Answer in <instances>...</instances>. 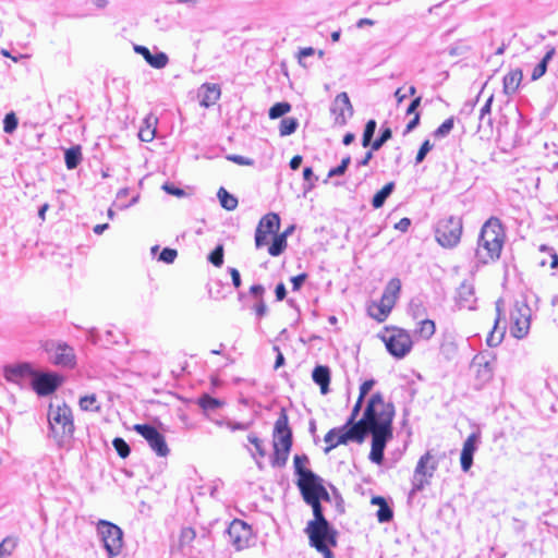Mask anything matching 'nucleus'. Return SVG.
Here are the masks:
<instances>
[{"label":"nucleus","mask_w":558,"mask_h":558,"mask_svg":"<svg viewBox=\"0 0 558 558\" xmlns=\"http://www.w3.org/2000/svg\"><path fill=\"white\" fill-rule=\"evenodd\" d=\"M395 416V407L390 402H385L383 393L377 391L371 396L362 417L357 425L345 436L353 438L354 442L362 444L368 435L365 429L392 428Z\"/></svg>","instance_id":"nucleus-1"},{"label":"nucleus","mask_w":558,"mask_h":558,"mask_svg":"<svg viewBox=\"0 0 558 558\" xmlns=\"http://www.w3.org/2000/svg\"><path fill=\"white\" fill-rule=\"evenodd\" d=\"M505 239L501 221L490 217L482 227L477 241L475 257L481 264H488L499 258Z\"/></svg>","instance_id":"nucleus-2"},{"label":"nucleus","mask_w":558,"mask_h":558,"mask_svg":"<svg viewBox=\"0 0 558 558\" xmlns=\"http://www.w3.org/2000/svg\"><path fill=\"white\" fill-rule=\"evenodd\" d=\"M48 423L50 434L58 440L71 438L74 433L72 410L65 403L54 407L49 405Z\"/></svg>","instance_id":"nucleus-3"},{"label":"nucleus","mask_w":558,"mask_h":558,"mask_svg":"<svg viewBox=\"0 0 558 558\" xmlns=\"http://www.w3.org/2000/svg\"><path fill=\"white\" fill-rule=\"evenodd\" d=\"M462 218L449 216L437 222L435 230L436 241L446 248H452L460 242L462 235Z\"/></svg>","instance_id":"nucleus-4"},{"label":"nucleus","mask_w":558,"mask_h":558,"mask_svg":"<svg viewBox=\"0 0 558 558\" xmlns=\"http://www.w3.org/2000/svg\"><path fill=\"white\" fill-rule=\"evenodd\" d=\"M532 311L524 296L514 301L510 312V332L517 339H523L530 330Z\"/></svg>","instance_id":"nucleus-5"},{"label":"nucleus","mask_w":558,"mask_h":558,"mask_svg":"<svg viewBox=\"0 0 558 558\" xmlns=\"http://www.w3.org/2000/svg\"><path fill=\"white\" fill-rule=\"evenodd\" d=\"M97 532L109 558L118 556L123 547L122 530L109 521L99 520L97 523Z\"/></svg>","instance_id":"nucleus-6"},{"label":"nucleus","mask_w":558,"mask_h":558,"mask_svg":"<svg viewBox=\"0 0 558 558\" xmlns=\"http://www.w3.org/2000/svg\"><path fill=\"white\" fill-rule=\"evenodd\" d=\"M49 360L56 366L73 368L76 365L74 349L63 341L47 340L43 345Z\"/></svg>","instance_id":"nucleus-7"},{"label":"nucleus","mask_w":558,"mask_h":558,"mask_svg":"<svg viewBox=\"0 0 558 558\" xmlns=\"http://www.w3.org/2000/svg\"><path fill=\"white\" fill-rule=\"evenodd\" d=\"M305 533L308 535L310 545L316 550H322L325 546H337V531L329 522L307 523Z\"/></svg>","instance_id":"nucleus-8"},{"label":"nucleus","mask_w":558,"mask_h":558,"mask_svg":"<svg viewBox=\"0 0 558 558\" xmlns=\"http://www.w3.org/2000/svg\"><path fill=\"white\" fill-rule=\"evenodd\" d=\"M381 340L387 351L396 359L407 356L413 347L411 335L402 328H392L388 335L381 336Z\"/></svg>","instance_id":"nucleus-9"},{"label":"nucleus","mask_w":558,"mask_h":558,"mask_svg":"<svg viewBox=\"0 0 558 558\" xmlns=\"http://www.w3.org/2000/svg\"><path fill=\"white\" fill-rule=\"evenodd\" d=\"M436 469L437 462L434 460L430 452L427 451L418 459L415 466L412 477L411 496L423 490L424 487L429 484V480L433 477Z\"/></svg>","instance_id":"nucleus-10"},{"label":"nucleus","mask_w":558,"mask_h":558,"mask_svg":"<svg viewBox=\"0 0 558 558\" xmlns=\"http://www.w3.org/2000/svg\"><path fill=\"white\" fill-rule=\"evenodd\" d=\"M138 435H141L149 445L150 449L158 457H167L170 449L167 445L165 436L150 424H135L133 426Z\"/></svg>","instance_id":"nucleus-11"},{"label":"nucleus","mask_w":558,"mask_h":558,"mask_svg":"<svg viewBox=\"0 0 558 558\" xmlns=\"http://www.w3.org/2000/svg\"><path fill=\"white\" fill-rule=\"evenodd\" d=\"M227 542L236 550L250 546L253 539L252 527L240 519H234L226 530Z\"/></svg>","instance_id":"nucleus-12"},{"label":"nucleus","mask_w":558,"mask_h":558,"mask_svg":"<svg viewBox=\"0 0 558 558\" xmlns=\"http://www.w3.org/2000/svg\"><path fill=\"white\" fill-rule=\"evenodd\" d=\"M274 447L291 449L293 444L292 429L289 426V418L284 408L280 409L279 415L275 422Z\"/></svg>","instance_id":"nucleus-13"},{"label":"nucleus","mask_w":558,"mask_h":558,"mask_svg":"<svg viewBox=\"0 0 558 558\" xmlns=\"http://www.w3.org/2000/svg\"><path fill=\"white\" fill-rule=\"evenodd\" d=\"M62 384V377L56 373L35 372L32 380V388L38 396H49L53 393Z\"/></svg>","instance_id":"nucleus-14"},{"label":"nucleus","mask_w":558,"mask_h":558,"mask_svg":"<svg viewBox=\"0 0 558 558\" xmlns=\"http://www.w3.org/2000/svg\"><path fill=\"white\" fill-rule=\"evenodd\" d=\"M296 486L304 502H311L317 500V496L324 486V480L313 472L299 477Z\"/></svg>","instance_id":"nucleus-15"},{"label":"nucleus","mask_w":558,"mask_h":558,"mask_svg":"<svg viewBox=\"0 0 558 558\" xmlns=\"http://www.w3.org/2000/svg\"><path fill=\"white\" fill-rule=\"evenodd\" d=\"M330 112L335 118V124L343 126L347 124L348 119L353 116V106L350 101L349 95L342 92L336 96L330 106Z\"/></svg>","instance_id":"nucleus-16"},{"label":"nucleus","mask_w":558,"mask_h":558,"mask_svg":"<svg viewBox=\"0 0 558 558\" xmlns=\"http://www.w3.org/2000/svg\"><path fill=\"white\" fill-rule=\"evenodd\" d=\"M471 368L475 373L476 389H481L493 379L494 368L492 362L484 354H477L473 357Z\"/></svg>","instance_id":"nucleus-17"},{"label":"nucleus","mask_w":558,"mask_h":558,"mask_svg":"<svg viewBox=\"0 0 558 558\" xmlns=\"http://www.w3.org/2000/svg\"><path fill=\"white\" fill-rule=\"evenodd\" d=\"M33 365L28 362L5 365L3 368L4 378L12 384H22V380L32 378L35 375Z\"/></svg>","instance_id":"nucleus-18"},{"label":"nucleus","mask_w":558,"mask_h":558,"mask_svg":"<svg viewBox=\"0 0 558 558\" xmlns=\"http://www.w3.org/2000/svg\"><path fill=\"white\" fill-rule=\"evenodd\" d=\"M481 441V433L474 432L468 436L463 442V447L460 456L461 469L463 472H468L473 465V457L477 450Z\"/></svg>","instance_id":"nucleus-19"},{"label":"nucleus","mask_w":558,"mask_h":558,"mask_svg":"<svg viewBox=\"0 0 558 558\" xmlns=\"http://www.w3.org/2000/svg\"><path fill=\"white\" fill-rule=\"evenodd\" d=\"M135 51L143 56L145 61L155 69H163L168 62V56L162 51L151 53L150 50L145 46H135Z\"/></svg>","instance_id":"nucleus-20"},{"label":"nucleus","mask_w":558,"mask_h":558,"mask_svg":"<svg viewBox=\"0 0 558 558\" xmlns=\"http://www.w3.org/2000/svg\"><path fill=\"white\" fill-rule=\"evenodd\" d=\"M364 400L362 398H357L352 412L350 416L348 417L347 422L342 425V429H345L344 433H341L338 437L337 444H348L349 441H353V438H347L345 436L354 428V426L357 425L356 417L360 414V411L362 410Z\"/></svg>","instance_id":"nucleus-21"},{"label":"nucleus","mask_w":558,"mask_h":558,"mask_svg":"<svg viewBox=\"0 0 558 558\" xmlns=\"http://www.w3.org/2000/svg\"><path fill=\"white\" fill-rule=\"evenodd\" d=\"M475 290L470 283L463 282L458 289L457 303L460 308L474 310L475 308Z\"/></svg>","instance_id":"nucleus-22"},{"label":"nucleus","mask_w":558,"mask_h":558,"mask_svg":"<svg viewBox=\"0 0 558 558\" xmlns=\"http://www.w3.org/2000/svg\"><path fill=\"white\" fill-rule=\"evenodd\" d=\"M502 304H504V301L501 299H498L496 301L497 317L495 319V325H494L493 330L489 332V335L486 338V343L490 348H495V347L499 345L505 336V329H506L505 327L500 331H498V325H499V322H500L501 315H502Z\"/></svg>","instance_id":"nucleus-23"},{"label":"nucleus","mask_w":558,"mask_h":558,"mask_svg":"<svg viewBox=\"0 0 558 558\" xmlns=\"http://www.w3.org/2000/svg\"><path fill=\"white\" fill-rule=\"evenodd\" d=\"M221 89L217 84L205 83L199 89L201 106L208 108L220 98Z\"/></svg>","instance_id":"nucleus-24"},{"label":"nucleus","mask_w":558,"mask_h":558,"mask_svg":"<svg viewBox=\"0 0 558 558\" xmlns=\"http://www.w3.org/2000/svg\"><path fill=\"white\" fill-rule=\"evenodd\" d=\"M158 118L153 113H149L143 122V125L140 128L138 137L142 142L149 143L156 136Z\"/></svg>","instance_id":"nucleus-25"},{"label":"nucleus","mask_w":558,"mask_h":558,"mask_svg":"<svg viewBox=\"0 0 558 558\" xmlns=\"http://www.w3.org/2000/svg\"><path fill=\"white\" fill-rule=\"evenodd\" d=\"M313 381L319 386L323 395L328 393L330 384V369L326 365H317L312 373Z\"/></svg>","instance_id":"nucleus-26"},{"label":"nucleus","mask_w":558,"mask_h":558,"mask_svg":"<svg viewBox=\"0 0 558 558\" xmlns=\"http://www.w3.org/2000/svg\"><path fill=\"white\" fill-rule=\"evenodd\" d=\"M371 504L379 507L376 513L379 523H388L393 519V510L384 497L374 496Z\"/></svg>","instance_id":"nucleus-27"},{"label":"nucleus","mask_w":558,"mask_h":558,"mask_svg":"<svg viewBox=\"0 0 558 558\" xmlns=\"http://www.w3.org/2000/svg\"><path fill=\"white\" fill-rule=\"evenodd\" d=\"M522 78L523 73L521 69L512 70L506 74L504 77V93L508 96L515 94Z\"/></svg>","instance_id":"nucleus-28"},{"label":"nucleus","mask_w":558,"mask_h":558,"mask_svg":"<svg viewBox=\"0 0 558 558\" xmlns=\"http://www.w3.org/2000/svg\"><path fill=\"white\" fill-rule=\"evenodd\" d=\"M372 435V447L385 449L387 442L392 438V428L367 429Z\"/></svg>","instance_id":"nucleus-29"},{"label":"nucleus","mask_w":558,"mask_h":558,"mask_svg":"<svg viewBox=\"0 0 558 558\" xmlns=\"http://www.w3.org/2000/svg\"><path fill=\"white\" fill-rule=\"evenodd\" d=\"M257 228H262V230H264L268 234H276L280 228L279 215L276 213H269V214L265 215L260 219Z\"/></svg>","instance_id":"nucleus-30"},{"label":"nucleus","mask_w":558,"mask_h":558,"mask_svg":"<svg viewBox=\"0 0 558 558\" xmlns=\"http://www.w3.org/2000/svg\"><path fill=\"white\" fill-rule=\"evenodd\" d=\"M436 331L435 322L432 319H421L414 330V335L423 340H429Z\"/></svg>","instance_id":"nucleus-31"},{"label":"nucleus","mask_w":558,"mask_h":558,"mask_svg":"<svg viewBox=\"0 0 558 558\" xmlns=\"http://www.w3.org/2000/svg\"><path fill=\"white\" fill-rule=\"evenodd\" d=\"M82 148L80 145L72 146L64 151V162L69 170H74L82 162Z\"/></svg>","instance_id":"nucleus-32"},{"label":"nucleus","mask_w":558,"mask_h":558,"mask_svg":"<svg viewBox=\"0 0 558 558\" xmlns=\"http://www.w3.org/2000/svg\"><path fill=\"white\" fill-rule=\"evenodd\" d=\"M197 405L205 412L215 411L223 407L225 402L220 399L214 398L208 393H203L196 401Z\"/></svg>","instance_id":"nucleus-33"},{"label":"nucleus","mask_w":558,"mask_h":558,"mask_svg":"<svg viewBox=\"0 0 558 558\" xmlns=\"http://www.w3.org/2000/svg\"><path fill=\"white\" fill-rule=\"evenodd\" d=\"M395 182H389L383 186L381 190H379L372 199V206L375 209H378L384 206L386 199L392 194L395 191Z\"/></svg>","instance_id":"nucleus-34"},{"label":"nucleus","mask_w":558,"mask_h":558,"mask_svg":"<svg viewBox=\"0 0 558 558\" xmlns=\"http://www.w3.org/2000/svg\"><path fill=\"white\" fill-rule=\"evenodd\" d=\"M217 196L221 207L226 210H234L238 207V198L230 194L225 187L219 189Z\"/></svg>","instance_id":"nucleus-35"},{"label":"nucleus","mask_w":558,"mask_h":558,"mask_svg":"<svg viewBox=\"0 0 558 558\" xmlns=\"http://www.w3.org/2000/svg\"><path fill=\"white\" fill-rule=\"evenodd\" d=\"M310 463V459L306 454H295L293 458L294 474L299 477L313 473L312 470L307 469L306 465Z\"/></svg>","instance_id":"nucleus-36"},{"label":"nucleus","mask_w":558,"mask_h":558,"mask_svg":"<svg viewBox=\"0 0 558 558\" xmlns=\"http://www.w3.org/2000/svg\"><path fill=\"white\" fill-rule=\"evenodd\" d=\"M368 315L377 320L378 323H383L387 319L390 311L383 306L379 302H372V304L367 308Z\"/></svg>","instance_id":"nucleus-37"},{"label":"nucleus","mask_w":558,"mask_h":558,"mask_svg":"<svg viewBox=\"0 0 558 558\" xmlns=\"http://www.w3.org/2000/svg\"><path fill=\"white\" fill-rule=\"evenodd\" d=\"M287 248V233L276 234L270 246L268 247V253L271 256H279Z\"/></svg>","instance_id":"nucleus-38"},{"label":"nucleus","mask_w":558,"mask_h":558,"mask_svg":"<svg viewBox=\"0 0 558 558\" xmlns=\"http://www.w3.org/2000/svg\"><path fill=\"white\" fill-rule=\"evenodd\" d=\"M291 449L278 448L275 446L270 463L274 468H283L289 459Z\"/></svg>","instance_id":"nucleus-39"},{"label":"nucleus","mask_w":558,"mask_h":558,"mask_svg":"<svg viewBox=\"0 0 558 558\" xmlns=\"http://www.w3.org/2000/svg\"><path fill=\"white\" fill-rule=\"evenodd\" d=\"M538 250H539V252L546 253L548 255V260L542 259L539 262L541 266H545V265L549 264L551 269L558 268V254L556 253L554 247L548 246L546 244H541Z\"/></svg>","instance_id":"nucleus-40"},{"label":"nucleus","mask_w":558,"mask_h":558,"mask_svg":"<svg viewBox=\"0 0 558 558\" xmlns=\"http://www.w3.org/2000/svg\"><path fill=\"white\" fill-rule=\"evenodd\" d=\"M299 126V121L296 118L288 117L283 118L279 124V134L280 136H288L293 134Z\"/></svg>","instance_id":"nucleus-41"},{"label":"nucleus","mask_w":558,"mask_h":558,"mask_svg":"<svg viewBox=\"0 0 558 558\" xmlns=\"http://www.w3.org/2000/svg\"><path fill=\"white\" fill-rule=\"evenodd\" d=\"M345 429H342V426L331 428L324 437V440L328 446L325 448V453H328L336 447H338L340 444H337L338 437L341 433H344Z\"/></svg>","instance_id":"nucleus-42"},{"label":"nucleus","mask_w":558,"mask_h":558,"mask_svg":"<svg viewBox=\"0 0 558 558\" xmlns=\"http://www.w3.org/2000/svg\"><path fill=\"white\" fill-rule=\"evenodd\" d=\"M391 137H392L391 129L389 126H386L385 124L381 125L379 136L375 141H372V143L369 145L372 150H379L384 146V144L387 141H389Z\"/></svg>","instance_id":"nucleus-43"},{"label":"nucleus","mask_w":558,"mask_h":558,"mask_svg":"<svg viewBox=\"0 0 558 558\" xmlns=\"http://www.w3.org/2000/svg\"><path fill=\"white\" fill-rule=\"evenodd\" d=\"M291 105L287 101L276 102L270 107L268 116L270 119H278L290 112Z\"/></svg>","instance_id":"nucleus-44"},{"label":"nucleus","mask_w":558,"mask_h":558,"mask_svg":"<svg viewBox=\"0 0 558 558\" xmlns=\"http://www.w3.org/2000/svg\"><path fill=\"white\" fill-rule=\"evenodd\" d=\"M377 123L375 120L371 119L366 122L363 136H362V146L368 147L373 141L374 134L376 132Z\"/></svg>","instance_id":"nucleus-45"},{"label":"nucleus","mask_w":558,"mask_h":558,"mask_svg":"<svg viewBox=\"0 0 558 558\" xmlns=\"http://www.w3.org/2000/svg\"><path fill=\"white\" fill-rule=\"evenodd\" d=\"M78 404L83 411L98 412L100 410V405L97 404V398L94 393L82 397Z\"/></svg>","instance_id":"nucleus-46"},{"label":"nucleus","mask_w":558,"mask_h":558,"mask_svg":"<svg viewBox=\"0 0 558 558\" xmlns=\"http://www.w3.org/2000/svg\"><path fill=\"white\" fill-rule=\"evenodd\" d=\"M306 505L312 507L314 519L311 520L308 523H324L328 522V520L324 515L323 506L319 501L314 500L311 502H305Z\"/></svg>","instance_id":"nucleus-47"},{"label":"nucleus","mask_w":558,"mask_h":558,"mask_svg":"<svg viewBox=\"0 0 558 558\" xmlns=\"http://www.w3.org/2000/svg\"><path fill=\"white\" fill-rule=\"evenodd\" d=\"M112 446L116 449L118 456L122 459L128 458L131 453L129 444L121 437H116L112 440Z\"/></svg>","instance_id":"nucleus-48"},{"label":"nucleus","mask_w":558,"mask_h":558,"mask_svg":"<svg viewBox=\"0 0 558 558\" xmlns=\"http://www.w3.org/2000/svg\"><path fill=\"white\" fill-rule=\"evenodd\" d=\"M454 119L450 117L446 119L433 133V135L437 138L446 137L453 129Z\"/></svg>","instance_id":"nucleus-49"},{"label":"nucleus","mask_w":558,"mask_h":558,"mask_svg":"<svg viewBox=\"0 0 558 558\" xmlns=\"http://www.w3.org/2000/svg\"><path fill=\"white\" fill-rule=\"evenodd\" d=\"M17 125H19V120H17L15 113L13 111L7 113L3 119L4 133H7V134L14 133V131L17 129Z\"/></svg>","instance_id":"nucleus-50"},{"label":"nucleus","mask_w":558,"mask_h":558,"mask_svg":"<svg viewBox=\"0 0 558 558\" xmlns=\"http://www.w3.org/2000/svg\"><path fill=\"white\" fill-rule=\"evenodd\" d=\"M208 262L216 267H221L223 264V245L218 244L208 255Z\"/></svg>","instance_id":"nucleus-51"},{"label":"nucleus","mask_w":558,"mask_h":558,"mask_svg":"<svg viewBox=\"0 0 558 558\" xmlns=\"http://www.w3.org/2000/svg\"><path fill=\"white\" fill-rule=\"evenodd\" d=\"M401 290V281L398 278H392L388 281L383 294H388L391 298L398 299V294Z\"/></svg>","instance_id":"nucleus-52"},{"label":"nucleus","mask_w":558,"mask_h":558,"mask_svg":"<svg viewBox=\"0 0 558 558\" xmlns=\"http://www.w3.org/2000/svg\"><path fill=\"white\" fill-rule=\"evenodd\" d=\"M493 101H494V95H490L487 98V100L485 101L484 106L481 108V111H480V125H478V128H481V125L484 122L486 116H490ZM492 123H493L492 118L488 117L487 124L492 125Z\"/></svg>","instance_id":"nucleus-53"},{"label":"nucleus","mask_w":558,"mask_h":558,"mask_svg":"<svg viewBox=\"0 0 558 558\" xmlns=\"http://www.w3.org/2000/svg\"><path fill=\"white\" fill-rule=\"evenodd\" d=\"M351 162V157L348 155L345 156L344 158H342L341 162L339 166L335 167V168H331L329 171H328V178H333V177H339V175H342L345 173L349 165Z\"/></svg>","instance_id":"nucleus-54"},{"label":"nucleus","mask_w":558,"mask_h":558,"mask_svg":"<svg viewBox=\"0 0 558 558\" xmlns=\"http://www.w3.org/2000/svg\"><path fill=\"white\" fill-rule=\"evenodd\" d=\"M16 547V542L12 537H5L0 543V558L9 557Z\"/></svg>","instance_id":"nucleus-55"},{"label":"nucleus","mask_w":558,"mask_h":558,"mask_svg":"<svg viewBox=\"0 0 558 558\" xmlns=\"http://www.w3.org/2000/svg\"><path fill=\"white\" fill-rule=\"evenodd\" d=\"M196 532L193 527H183L180 533V545L182 547L191 545V543L195 539Z\"/></svg>","instance_id":"nucleus-56"},{"label":"nucleus","mask_w":558,"mask_h":558,"mask_svg":"<svg viewBox=\"0 0 558 558\" xmlns=\"http://www.w3.org/2000/svg\"><path fill=\"white\" fill-rule=\"evenodd\" d=\"M303 180L305 181L304 189L310 191L315 186V182L318 180V178L314 174L311 167H305L303 169Z\"/></svg>","instance_id":"nucleus-57"},{"label":"nucleus","mask_w":558,"mask_h":558,"mask_svg":"<svg viewBox=\"0 0 558 558\" xmlns=\"http://www.w3.org/2000/svg\"><path fill=\"white\" fill-rule=\"evenodd\" d=\"M247 440L254 446L258 457L264 458L266 456V450H265L264 444H263L262 439H259L257 437L256 434H254V433L248 434Z\"/></svg>","instance_id":"nucleus-58"},{"label":"nucleus","mask_w":558,"mask_h":558,"mask_svg":"<svg viewBox=\"0 0 558 558\" xmlns=\"http://www.w3.org/2000/svg\"><path fill=\"white\" fill-rule=\"evenodd\" d=\"M178 256V252L174 248L165 247L158 257L159 262H162L165 264H172Z\"/></svg>","instance_id":"nucleus-59"},{"label":"nucleus","mask_w":558,"mask_h":558,"mask_svg":"<svg viewBox=\"0 0 558 558\" xmlns=\"http://www.w3.org/2000/svg\"><path fill=\"white\" fill-rule=\"evenodd\" d=\"M433 147L434 145L429 142V140H425L416 154L415 163L418 165L423 162L426 155L433 149Z\"/></svg>","instance_id":"nucleus-60"},{"label":"nucleus","mask_w":558,"mask_h":558,"mask_svg":"<svg viewBox=\"0 0 558 558\" xmlns=\"http://www.w3.org/2000/svg\"><path fill=\"white\" fill-rule=\"evenodd\" d=\"M166 193L177 196V197H183L186 195L185 191L181 187L175 186L172 183L166 182L161 187Z\"/></svg>","instance_id":"nucleus-61"},{"label":"nucleus","mask_w":558,"mask_h":558,"mask_svg":"<svg viewBox=\"0 0 558 558\" xmlns=\"http://www.w3.org/2000/svg\"><path fill=\"white\" fill-rule=\"evenodd\" d=\"M547 66L548 65L545 64V61H539V63L533 69V72H532V75H531V80L532 81H537L542 76H544L546 71H547Z\"/></svg>","instance_id":"nucleus-62"},{"label":"nucleus","mask_w":558,"mask_h":558,"mask_svg":"<svg viewBox=\"0 0 558 558\" xmlns=\"http://www.w3.org/2000/svg\"><path fill=\"white\" fill-rule=\"evenodd\" d=\"M384 451H385V449L372 447L369 456H368L369 460L373 463L381 464L384 461Z\"/></svg>","instance_id":"nucleus-63"},{"label":"nucleus","mask_w":558,"mask_h":558,"mask_svg":"<svg viewBox=\"0 0 558 558\" xmlns=\"http://www.w3.org/2000/svg\"><path fill=\"white\" fill-rule=\"evenodd\" d=\"M227 159L236 165H240V166H253L254 165L253 159L241 156V155H229L227 157Z\"/></svg>","instance_id":"nucleus-64"}]
</instances>
